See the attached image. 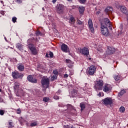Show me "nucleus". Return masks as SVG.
I'll return each instance as SVG.
<instances>
[{
	"instance_id": "nucleus-1",
	"label": "nucleus",
	"mask_w": 128,
	"mask_h": 128,
	"mask_svg": "<svg viewBox=\"0 0 128 128\" xmlns=\"http://www.w3.org/2000/svg\"><path fill=\"white\" fill-rule=\"evenodd\" d=\"M112 28V23L110 21L108 18H105L101 22V32L104 36H108V28Z\"/></svg>"
},
{
	"instance_id": "nucleus-2",
	"label": "nucleus",
	"mask_w": 128,
	"mask_h": 128,
	"mask_svg": "<svg viewBox=\"0 0 128 128\" xmlns=\"http://www.w3.org/2000/svg\"><path fill=\"white\" fill-rule=\"evenodd\" d=\"M104 80H98L95 82L94 88L96 90H102L104 88Z\"/></svg>"
},
{
	"instance_id": "nucleus-3",
	"label": "nucleus",
	"mask_w": 128,
	"mask_h": 128,
	"mask_svg": "<svg viewBox=\"0 0 128 128\" xmlns=\"http://www.w3.org/2000/svg\"><path fill=\"white\" fill-rule=\"evenodd\" d=\"M78 52H80L82 54H84V56H88L90 54L88 48L86 47H84L82 48H78Z\"/></svg>"
},
{
	"instance_id": "nucleus-4",
	"label": "nucleus",
	"mask_w": 128,
	"mask_h": 128,
	"mask_svg": "<svg viewBox=\"0 0 128 128\" xmlns=\"http://www.w3.org/2000/svg\"><path fill=\"white\" fill-rule=\"evenodd\" d=\"M42 85L44 88H48L50 84V79L48 78H43L41 81Z\"/></svg>"
},
{
	"instance_id": "nucleus-5",
	"label": "nucleus",
	"mask_w": 128,
	"mask_h": 128,
	"mask_svg": "<svg viewBox=\"0 0 128 128\" xmlns=\"http://www.w3.org/2000/svg\"><path fill=\"white\" fill-rule=\"evenodd\" d=\"M102 90L104 92H110L112 90V85L110 84H105L103 86V88Z\"/></svg>"
},
{
	"instance_id": "nucleus-6",
	"label": "nucleus",
	"mask_w": 128,
	"mask_h": 128,
	"mask_svg": "<svg viewBox=\"0 0 128 128\" xmlns=\"http://www.w3.org/2000/svg\"><path fill=\"white\" fill-rule=\"evenodd\" d=\"M96 68L94 66H91L88 70L87 72L90 76H94V72H96Z\"/></svg>"
},
{
	"instance_id": "nucleus-7",
	"label": "nucleus",
	"mask_w": 128,
	"mask_h": 128,
	"mask_svg": "<svg viewBox=\"0 0 128 128\" xmlns=\"http://www.w3.org/2000/svg\"><path fill=\"white\" fill-rule=\"evenodd\" d=\"M64 10V6L62 4H58L56 6V11L58 14H62Z\"/></svg>"
},
{
	"instance_id": "nucleus-8",
	"label": "nucleus",
	"mask_w": 128,
	"mask_h": 128,
	"mask_svg": "<svg viewBox=\"0 0 128 128\" xmlns=\"http://www.w3.org/2000/svg\"><path fill=\"white\" fill-rule=\"evenodd\" d=\"M12 76L14 78H20L24 76V74L18 72H12Z\"/></svg>"
},
{
	"instance_id": "nucleus-9",
	"label": "nucleus",
	"mask_w": 128,
	"mask_h": 128,
	"mask_svg": "<svg viewBox=\"0 0 128 128\" xmlns=\"http://www.w3.org/2000/svg\"><path fill=\"white\" fill-rule=\"evenodd\" d=\"M88 28L92 33L94 32V23L92 19H89L88 21Z\"/></svg>"
},
{
	"instance_id": "nucleus-10",
	"label": "nucleus",
	"mask_w": 128,
	"mask_h": 128,
	"mask_svg": "<svg viewBox=\"0 0 128 128\" xmlns=\"http://www.w3.org/2000/svg\"><path fill=\"white\" fill-rule=\"evenodd\" d=\"M115 52L116 48H114L108 46L106 54L108 56H110V54H114Z\"/></svg>"
},
{
	"instance_id": "nucleus-11",
	"label": "nucleus",
	"mask_w": 128,
	"mask_h": 128,
	"mask_svg": "<svg viewBox=\"0 0 128 128\" xmlns=\"http://www.w3.org/2000/svg\"><path fill=\"white\" fill-rule=\"evenodd\" d=\"M112 12H114V9L110 6H108L105 9V12L108 16H110L112 14Z\"/></svg>"
},
{
	"instance_id": "nucleus-12",
	"label": "nucleus",
	"mask_w": 128,
	"mask_h": 128,
	"mask_svg": "<svg viewBox=\"0 0 128 128\" xmlns=\"http://www.w3.org/2000/svg\"><path fill=\"white\" fill-rule=\"evenodd\" d=\"M103 102L104 104H112V98H107L103 100Z\"/></svg>"
},
{
	"instance_id": "nucleus-13",
	"label": "nucleus",
	"mask_w": 128,
	"mask_h": 128,
	"mask_svg": "<svg viewBox=\"0 0 128 128\" xmlns=\"http://www.w3.org/2000/svg\"><path fill=\"white\" fill-rule=\"evenodd\" d=\"M28 82H32V84H36V82H38V80L36 78H34L32 75H30L28 76Z\"/></svg>"
},
{
	"instance_id": "nucleus-14",
	"label": "nucleus",
	"mask_w": 128,
	"mask_h": 128,
	"mask_svg": "<svg viewBox=\"0 0 128 128\" xmlns=\"http://www.w3.org/2000/svg\"><path fill=\"white\" fill-rule=\"evenodd\" d=\"M29 48L31 50L33 54H38L36 48V47H34V46H32V44L29 45Z\"/></svg>"
},
{
	"instance_id": "nucleus-15",
	"label": "nucleus",
	"mask_w": 128,
	"mask_h": 128,
	"mask_svg": "<svg viewBox=\"0 0 128 128\" xmlns=\"http://www.w3.org/2000/svg\"><path fill=\"white\" fill-rule=\"evenodd\" d=\"M118 9L122 12V14H128V10L126 9V7L124 6H119Z\"/></svg>"
},
{
	"instance_id": "nucleus-16",
	"label": "nucleus",
	"mask_w": 128,
	"mask_h": 128,
	"mask_svg": "<svg viewBox=\"0 0 128 128\" xmlns=\"http://www.w3.org/2000/svg\"><path fill=\"white\" fill-rule=\"evenodd\" d=\"M61 50L64 52H68V47L66 44H62L61 46Z\"/></svg>"
},
{
	"instance_id": "nucleus-17",
	"label": "nucleus",
	"mask_w": 128,
	"mask_h": 128,
	"mask_svg": "<svg viewBox=\"0 0 128 128\" xmlns=\"http://www.w3.org/2000/svg\"><path fill=\"white\" fill-rule=\"evenodd\" d=\"M20 82H16L14 83V90L15 92H18L19 90H20Z\"/></svg>"
},
{
	"instance_id": "nucleus-18",
	"label": "nucleus",
	"mask_w": 128,
	"mask_h": 128,
	"mask_svg": "<svg viewBox=\"0 0 128 128\" xmlns=\"http://www.w3.org/2000/svg\"><path fill=\"white\" fill-rule=\"evenodd\" d=\"M114 78L115 80H122V77L120 74H118L117 75H114Z\"/></svg>"
},
{
	"instance_id": "nucleus-19",
	"label": "nucleus",
	"mask_w": 128,
	"mask_h": 128,
	"mask_svg": "<svg viewBox=\"0 0 128 128\" xmlns=\"http://www.w3.org/2000/svg\"><path fill=\"white\" fill-rule=\"evenodd\" d=\"M78 10L80 14H84V7L82 6H80L78 7Z\"/></svg>"
},
{
	"instance_id": "nucleus-20",
	"label": "nucleus",
	"mask_w": 128,
	"mask_h": 128,
	"mask_svg": "<svg viewBox=\"0 0 128 128\" xmlns=\"http://www.w3.org/2000/svg\"><path fill=\"white\" fill-rule=\"evenodd\" d=\"M69 22L70 24H74L76 22V19L74 18V17L71 16L70 17L69 19Z\"/></svg>"
},
{
	"instance_id": "nucleus-21",
	"label": "nucleus",
	"mask_w": 128,
	"mask_h": 128,
	"mask_svg": "<svg viewBox=\"0 0 128 128\" xmlns=\"http://www.w3.org/2000/svg\"><path fill=\"white\" fill-rule=\"evenodd\" d=\"M18 68L20 72H24V66L20 64L18 66Z\"/></svg>"
},
{
	"instance_id": "nucleus-22",
	"label": "nucleus",
	"mask_w": 128,
	"mask_h": 128,
	"mask_svg": "<svg viewBox=\"0 0 128 128\" xmlns=\"http://www.w3.org/2000/svg\"><path fill=\"white\" fill-rule=\"evenodd\" d=\"M80 108H81V112H82L84 110V108H86V104H84V103H80Z\"/></svg>"
},
{
	"instance_id": "nucleus-23",
	"label": "nucleus",
	"mask_w": 128,
	"mask_h": 128,
	"mask_svg": "<svg viewBox=\"0 0 128 128\" xmlns=\"http://www.w3.org/2000/svg\"><path fill=\"white\" fill-rule=\"evenodd\" d=\"M119 111L120 112H124L126 111V108H124V106H121L119 109Z\"/></svg>"
},
{
	"instance_id": "nucleus-24",
	"label": "nucleus",
	"mask_w": 128,
	"mask_h": 128,
	"mask_svg": "<svg viewBox=\"0 0 128 128\" xmlns=\"http://www.w3.org/2000/svg\"><path fill=\"white\" fill-rule=\"evenodd\" d=\"M16 48H18V50H22V44H17Z\"/></svg>"
},
{
	"instance_id": "nucleus-25",
	"label": "nucleus",
	"mask_w": 128,
	"mask_h": 128,
	"mask_svg": "<svg viewBox=\"0 0 128 128\" xmlns=\"http://www.w3.org/2000/svg\"><path fill=\"white\" fill-rule=\"evenodd\" d=\"M124 94H126V91L124 90H122L118 93V96H123Z\"/></svg>"
},
{
	"instance_id": "nucleus-26",
	"label": "nucleus",
	"mask_w": 128,
	"mask_h": 128,
	"mask_svg": "<svg viewBox=\"0 0 128 128\" xmlns=\"http://www.w3.org/2000/svg\"><path fill=\"white\" fill-rule=\"evenodd\" d=\"M66 106L68 110H72V108H74V106L70 104H68Z\"/></svg>"
},
{
	"instance_id": "nucleus-27",
	"label": "nucleus",
	"mask_w": 128,
	"mask_h": 128,
	"mask_svg": "<svg viewBox=\"0 0 128 128\" xmlns=\"http://www.w3.org/2000/svg\"><path fill=\"white\" fill-rule=\"evenodd\" d=\"M36 36H42L43 34L42 33H41L40 31H36Z\"/></svg>"
},
{
	"instance_id": "nucleus-28",
	"label": "nucleus",
	"mask_w": 128,
	"mask_h": 128,
	"mask_svg": "<svg viewBox=\"0 0 128 128\" xmlns=\"http://www.w3.org/2000/svg\"><path fill=\"white\" fill-rule=\"evenodd\" d=\"M37 124H38V123L36 122H33L30 124V126H36Z\"/></svg>"
},
{
	"instance_id": "nucleus-29",
	"label": "nucleus",
	"mask_w": 128,
	"mask_h": 128,
	"mask_svg": "<svg viewBox=\"0 0 128 128\" xmlns=\"http://www.w3.org/2000/svg\"><path fill=\"white\" fill-rule=\"evenodd\" d=\"M43 100H44V102H48V100H50V98L45 97L43 98Z\"/></svg>"
},
{
	"instance_id": "nucleus-30",
	"label": "nucleus",
	"mask_w": 128,
	"mask_h": 128,
	"mask_svg": "<svg viewBox=\"0 0 128 128\" xmlns=\"http://www.w3.org/2000/svg\"><path fill=\"white\" fill-rule=\"evenodd\" d=\"M16 20H18V18L16 17H13L12 18V22L14 24L15 22H16Z\"/></svg>"
},
{
	"instance_id": "nucleus-31",
	"label": "nucleus",
	"mask_w": 128,
	"mask_h": 128,
	"mask_svg": "<svg viewBox=\"0 0 128 128\" xmlns=\"http://www.w3.org/2000/svg\"><path fill=\"white\" fill-rule=\"evenodd\" d=\"M4 112L5 111L4 110H0V115L4 116Z\"/></svg>"
},
{
	"instance_id": "nucleus-32",
	"label": "nucleus",
	"mask_w": 128,
	"mask_h": 128,
	"mask_svg": "<svg viewBox=\"0 0 128 128\" xmlns=\"http://www.w3.org/2000/svg\"><path fill=\"white\" fill-rule=\"evenodd\" d=\"M80 4H84L86 2V0H78Z\"/></svg>"
},
{
	"instance_id": "nucleus-33",
	"label": "nucleus",
	"mask_w": 128,
	"mask_h": 128,
	"mask_svg": "<svg viewBox=\"0 0 128 128\" xmlns=\"http://www.w3.org/2000/svg\"><path fill=\"white\" fill-rule=\"evenodd\" d=\"M66 64H70L72 62V60H70L66 59Z\"/></svg>"
},
{
	"instance_id": "nucleus-34",
	"label": "nucleus",
	"mask_w": 128,
	"mask_h": 128,
	"mask_svg": "<svg viewBox=\"0 0 128 128\" xmlns=\"http://www.w3.org/2000/svg\"><path fill=\"white\" fill-rule=\"evenodd\" d=\"M9 128H14V126H12V122H9Z\"/></svg>"
},
{
	"instance_id": "nucleus-35",
	"label": "nucleus",
	"mask_w": 128,
	"mask_h": 128,
	"mask_svg": "<svg viewBox=\"0 0 128 128\" xmlns=\"http://www.w3.org/2000/svg\"><path fill=\"white\" fill-rule=\"evenodd\" d=\"M77 24H82V22L80 20H77Z\"/></svg>"
},
{
	"instance_id": "nucleus-36",
	"label": "nucleus",
	"mask_w": 128,
	"mask_h": 128,
	"mask_svg": "<svg viewBox=\"0 0 128 128\" xmlns=\"http://www.w3.org/2000/svg\"><path fill=\"white\" fill-rule=\"evenodd\" d=\"M49 56L50 58H52L54 56V53H52V52H50L49 54Z\"/></svg>"
},
{
	"instance_id": "nucleus-37",
	"label": "nucleus",
	"mask_w": 128,
	"mask_h": 128,
	"mask_svg": "<svg viewBox=\"0 0 128 128\" xmlns=\"http://www.w3.org/2000/svg\"><path fill=\"white\" fill-rule=\"evenodd\" d=\"M54 100H58L60 98V96L56 95V96H54Z\"/></svg>"
},
{
	"instance_id": "nucleus-38",
	"label": "nucleus",
	"mask_w": 128,
	"mask_h": 128,
	"mask_svg": "<svg viewBox=\"0 0 128 128\" xmlns=\"http://www.w3.org/2000/svg\"><path fill=\"white\" fill-rule=\"evenodd\" d=\"M64 78H68V74H64Z\"/></svg>"
},
{
	"instance_id": "nucleus-39",
	"label": "nucleus",
	"mask_w": 128,
	"mask_h": 128,
	"mask_svg": "<svg viewBox=\"0 0 128 128\" xmlns=\"http://www.w3.org/2000/svg\"><path fill=\"white\" fill-rule=\"evenodd\" d=\"M53 74H58V72L56 70H54L53 71Z\"/></svg>"
},
{
	"instance_id": "nucleus-40",
	"label": "nucleus",
	"mask_w": 128,
	"mask_h": 128,
	"mask_svg": "<svg viewBox=\"0 0 128 128\" xmlns=\"http://www.w3.org/2000/svg\"><path fill=\"white\" fill-rule=\"evenodd\" d=\"M74 96H78V92L76 91V92H74Z\"/></svg>"
},
{
	"instance_id": "nucleus-41",
	"label": "nucleus",
	"mask_w": 128,
	"mask_h": 128,
	"mask_svg": "<svg viewBox=\"0 0 128 128\" xmlns=\"http://www.w3.org/2000/svg\"><path fill=\"white\" fill-rule=\"evenodd\" d=\"M16 2L18 4H22V0H16Z\"/></svg>"
},
{
	"instance_id": "nucleus-42",
	"label": "nucleus",
	"mask_w": 128,
	"mask_h": 128,
	"mask_svg": "<svg viewBox=\"0 0 128 128\" xmlns=\"http://www.w3.org/2000/svg\"><path fill=\"white\" fill-rule=\"evenodd\" d=\"M0 14L2 16H4V11H0Z\"/></svg>"
},
{
	"instance_id": "nucleus-43",
	"label": "nucleus",
	"mask_w": 128,
	"mask_h": 128,
	"mask_svg": "<svg viewBox=\"0 0 128 128\" xmlns=\"http://www.w3.org/2000/svg\"><path fill=\"white\" fill-rule=\"evenodd\" d=\"M59 106H60L61 108H64V106L62 104H60Z\"/></svg>"
},
{
	"instance_id": "nucleus-44",
	"label": "nucleus",
	"mask_w": 128,
	"mask_h": 128,
	"mask_svg": "<svg viewBox=\"0 0 128 128\" xmlns=\"http://www.w3.org/2000/svg\"><path fill=\"white\" fill-rule=\"evenodd\" d=\"M64 128H70L68 125L64 126Z\"/></svg>"
},
{
	"instance_id": "nucleus-45",
	"label": "nucleus",
	"mask_w": 128,
	"mask_h": 128,
	"mask_svg": "<svg viewBox=\"0 0 128 128\" xmlns=\"http://www.w3.org/2000/svg\"><path fill=\"white\" fill-rule=\"evenodd\" d=\"M126 19L127 20L128 22V13H126Z\"/></svg>"
},
{
	"instance_id": "nucleus-46",
	"label": "nucleus",
	"mask_w": 128,
	"mask_h": 128,
	"mask_svg": "<svg viewBox=\"0 0 128 128\" xmlns=\"http://www.w3.org/2000/svg\"><path fill=\"white\" fill-rule=\"evenodd\" d=\"M54 78H56V76H54L52 78V80H54Z\"/></svg>"
},
{
	"instance_id": "nucleus-47",
	"label": "nucleus",
	"mask_w": 128,
	"mask_h": 128,
	"mask_svg": "<svg viewBox=\"0 0 128 128\" xmlns=\"http://www.w3.org/2000/svg\"><path fill=\"white\" fill-rule=\"evenodd\" d=\"M17 110L18 112H17V114H20V112H21L20 110Z\"/></svg>"
},
{
	"instance_id": "nucleus-48",
	"label": "nucleus",
	"mask_w": 128,
	"mask_h": 128,
	"mask_svg": "<svg viewBox=\"0 0 128 128\" xmlns=\"http://www.w3.org/2000/svg\"><path fill=\"white\" fill-rule=\"evenodd\" d=\"M52 2L53 4H54L55 2H56V0H52Z\"/></svg>"
},
{
	"instance_id": "nucleus-49",
	"label": "nucleus",
	"mask_w": 128,
	"mask_h": 128,
	"mask_svg": "<svg viewBox=\"0 0 128 128\" xmlns=\"http://www.w3.org/2000/svg\"><path fill=\"white\" fill-rule=\"evenodd\" d=\"M46 58H49L50 55H48V54H46Z\"/></svg>"
},
{
	"instance_id": "nucleus-50",
	"label": "nucleus",
	"mask_w": 128,
	"mask_h": 128,
	"mask_svg": "<svg viewBox=\"0 0 128 128\" xmlns=\"http://www.w3.org/2000/svg\"><path fill=\"white\" fill-rule=\"evenodd\" d=\"M98 96H102V93H101V92H100V93L98 94Z\"/></svg>"
},
{
	"instance_id": "nucleus-51",
	"label": "nucleus",
	"mask_w": 128,
	"mask_h": 128,
	"mask_svg": "<svg viewBox=\"0 0 128 128\" xmlns=\"http://www.w3.org/2000/svg\"><path fill=\"white\" fill-rule=\"evenodd\" d=\"M68 2H72V0H67Z\"/></svg>"
},
{
	"instance_id": "nucleus-52",
	"label": "nucleus",
	"mask_w": 128,
	"mask_h": 128,
	"mask_svg": "<svg viewBox=\"0 0 128 128\" xmlns=\"http://www.w3.org/2000/svg\"><path fill=\"white\" fill-rule=\"evenodd\" d=\"M72 8H74L75 6H72Z\"/></svg>"
},
{
	"instance_id": "nucleus-53",
	"label": "nucleus",
	"mask_w": 128,
	"mask_h": 128,
	"mask_svg": "<svg viewBox=\"0 0 128 128\" xmlns=\"http://www.w3.org/2000/svg\"><path fill=\"white\" fill-rule=\"evenodd\" d=\"M0 92H2V90L0 88Z\"/></svg>"
},
{
	"instance_id": "nucleus-54",
	"label": "nucleus",
	"mask_w": 128,
	"mask_h": 128,
	"mask_svg": "<svg viewBox=\"0 0 128 128\" xmlns=\"http://www.w3.org/2000/svg\"><path fill=\"white\" fill-rule=\"evenodd\" d=\"M1 2L2 4V2H2V1H1Z\"/></svg>"
},
{
	"instance_id": "nucleus-55",
	"label": "nucleus",
	"mask_w": 128,
	"mask_h": 128,
	"mask_svg": "<svg viewBox=\"0 0 128 128\" xmlns=\"http://www.w3.org/2000/svg\"><path fill=\"white\" fill-rule=\"evenodd\" d=\"M102 94H104V93H102Z\"/></svg>"
},
{
	"instance_id": "nucleus-56",
	"label": "nucleus",
	"mask_w": 128,
	"mask_h": 128,
	"mask_svg": "<svg viewBox=\"0 0 128 128\" xmlns=\"http://www.w3.org/2000/svg\"><path fill=\"white\" fill-rule=\"evenodd\" d=\"M76 112V110H74Z\"/></svg>"
}]
</instances>
